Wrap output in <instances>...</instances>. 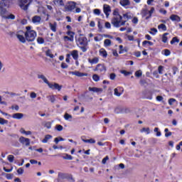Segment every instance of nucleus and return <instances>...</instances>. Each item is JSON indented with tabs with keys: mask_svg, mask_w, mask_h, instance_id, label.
Segmentation results:
<instances>
[{
	"mask_svg": "<svg viewBox=\"0 0 182 182\" xmlns=\"http://www.w3.org/2000/svg\"><path fill=\"white\" fill-rule=\"evenodd\" d=\"M95 70H97L100 73H105V72H106V67L105 66V65L98 64Z\"/></svg>",
	"mask_w": 182,
	"mask_h": 182,
	"instance_id": "nucleus-11",
	"label": "nucleus"
},
{
	"mask_svg": "<svg viewBox=\"0 0 182 182\" xmlns=\"http://www.w3.org/2000/svg\"><path fill=\"white\" fill-rule=\"evenodd\" d=\"M174 102H176V99L171 98L168 100V105H170V106H171L173 105V103H174Z\"/></svg>",
	"mask_w": 182,
	"mask_h": 182,
	"instance_id": "nucleus-57",
	"label": "nucleus"
},
{
	"mask_svg": "<svg viewBox=\"0 0 182 182\" xmlns=\"http://www.w3.org/2000/svg\"><path fill=\"white\" fill-rule=\"evenodd\" d=\"M93 12H94L95 15H100V9H94Z\"/></svg>",
	"mask_w": 182,
	"mask_h": 182,
	"instance_id": "nucleus-55",
	"label": "nucleus"
},
{
	"mask_svg": "<svg viewBox=\"0 0 182 182\" xmlns=\"http://www.w3.org/2000/svg\"><path fill=\"white\" fill-rule=\"evenodd\" d=\"M33 1V0H19L18 5L21 9H23V11H28V8H29V6L32 4Z\"/></svg>",
	"mask_w": 182,
	"mask_h": 182,
	"instance_id": "nucleus-5",
	"label": "nucleus"
},
{
	"mask_svg": "<svg viewBox=\"0 0 182 182\" xmlns=\"http://www.w3.org/2000/svg\"><path fill=\"white\" fill-rule=\"evenodd\" d=\"M12 146H14V147H20L21 144H19V142L18 141H13Z\"/></svg>",
	"mask_w": 182,
	"mask_h": 182,
	"instance_id": "nucleus-47",
	"label": "nucleus"
},
{
	"mask_svg": "<svg viewBox=\"0 0 182 182\" xmlns=\"http://www.w3.org/2000/svg\"><path fill=\"white\" fill-rule=\"evenodd\" d=\"M94 40L95 41V42H100V41H102V37L95 36L94 38Z\"/></svg>",
	"mask_w": 182,
	"mask_h": 182,
	"instance_id": "nucleus-63",
	"label": "nucleus"
},
{
	"mask_svg": "<svg viewBox=\"0 0 182 182\" xmlns=\"http://www.w3.org/2000/svg\"><path fill=\"white\" fill-rule=\"evenodd\" d=\"M114 18L112 19V23L115 28H120V23L122 22V16L119 14L117 10L113 11Z\"/></svg>",
	"mask_w": 182,
	"mask_h": 182,
	"instance_id": "nucleus-3",
	"label": "nucleus"
},
{
	"mask_svg": "<svg viewBox=\"0 0 182 182\" xmlns=\"http://www.w3.org/2000/svg\"><path fill=\"white\" fill-rule=\"evenodd\" d=\"M47 99H48L51 103H55V101L56 100L55 95H48L47 96Z\"/></svg>",
	"mask_w": 182,
	"mask_h": 182,
	"instance_id": "nucleus-33",
	"label": "nucleus"
},
{
	"mask_svg": "<svg viewBox=\"0 0 182 182\" xmlns=\"http://www.w3.org/2000/svg\"><path fill=\"white\" fill-rule=\"evenodd\" d=\"M50 89H53V90H58V92H60V90H62V87L63 86L62 85H59V84L56 83V82H54V83H48V85Z\"/></svg>",
	"mask_w": 182,
	"mask_h": 182,
	"instance_id": "nucleus-8",
	"label": "nucleus"
},
{
	"mask_svg": "<svg viewBox=\"0 0 182 182\" xmlns=\"http://www.w3.org/2000/svg\"><path fill=\"white\" fill-rule=\"evenodd\" d=\"M54 4L58 5V6H65V3H63V0H54Z\"/></svg>",
	"mask_w": 182,
	"mask_h": 182,
	"instance_id": "nucleus-28",
	"label": "nucleus"
},
{
	"mask_svg": "<svg viewBox=\"0 0 182 182\" xmlns=\"http://www.w3.org/2000/svg\"><path fill=\"white\" fill-rule=\"evenodd\" d=\"M151 31L149 32L151 35H155V33H157V28H151Z\"/></svg>",
	"mask_w": 182,
	"mask_h": 182,
	"instance_id": "nucleus-54",
	"label": "nucleus"
},
{
	"mask_svg": "<svg viewBox=\"0 0 182 182\" xmlns=\"http://www.w3.org/2000/svg\"><path fill=\"white\" fill-rule=\"evenodd\" d=\"M37 43H39V45H42L45 43V39L42 37H38L37 38Z\"/></svg>",
	"mask_w": 182,
	"mask_h": 182,
	"instance_id": "nucleus-35",
	"label": "nucleus"
},
{
	"mask_svg": "<svg viewBox=\"0 0 182 182\" xmlns=\"http://www.w3.org/2000/svg\"><path fill=\"white\" fill-rule=\"evenodd\" d=\"M0 124L1 125L8 124V120L0 117Z\"/></svg>",
	"mask_w": 182,
	"mask_h": 182,
	"instance_id": "nucleus-45",
	"label": "nucleus"
},
{
	"mask_svg": "<svg viewBox=\"0 0 182 182\" xmlns=\"http://www.w3.org/2000/svg\"><path fill=\"white\" fill-rule=\"evenodd\" d=\"M75 42L77 46H88L89 41H87V38L83 36V34H80L75 36Z\"/></svg>",
	"mask_w": 182,
	"mask_h": 182,
	"instance_id": "nucleus-4",
	"label": "nucleus"
},
{
	"mask_svg": "<svg viewBox=\"0 0 182 182\" xmlns=\"http://www.w3.org/2000/svg\"><path fill=\"white\" fill-rule=\"evenodd\" d=\"M45 127L47 129H50L52 127V123L50 122H47L45 123Z\"/></svg>",
	"mask_w": 182,
	"mask_h": 182,
	"instance_id": "nucleus-49",
	"label": "nucleus"
},
{
	"mask_svg": "<svg viewBox=\"0 0 182 182\" xmlns=\"http://www.w3.org/2000/svg\"><path fill=\"white\" fill-rule=\"evenodd\" d=\"M121 73L124 75V76H129V75H132V73L127 72V70H121Z\"/></svg>",
	"mask_w": 182,
	"mask_h": 182,
	"instance_id": "nucleus-52",
	"label": "nucleus"
},
{
	"mask_svg": "<svg viewBox=\"0 0 182 182\" xmlns=\"http://www.w3.org/2000/svg\"><path fill=\"white\" fill-rule=\"evenodd\" d=\"M158 72L159 75H163V66L160 65L158 68Z\"/></svg>",
	"mask_w": 182,
	"mask_h": 182,
	"instance_id": "nucleus-56",
	"label": "nucleus"
},
{
	"mask_svg": "<svg viewBox=\"0 0 182 182\" xmlns=\"http://www.w3.org/2000/svg\"><path fill=\"white\" fill-rule=\"evenodd\" d=\"M141 14L144 17L149 15V10L147 9V5H145V8L142 9Z\"/></svg>",
	"mask_w": 182,
	"mask_h": 182,
	"instance_id": "nucleus-19",
	"label": "nucleus"
},
{
	"mask_svg": "<svg viewBox=\"0 0 182 182\" xmlns=\"http://www.w3.org/2000/svg\"><path fill=\"white\" fill-rule=\"evenodd\" d=\"M176 42L177 43H178V42H180V40H178V38H177V37H173L171 41V45L176 43Z\"/></svg>",
	"mask_w": 182,
	"mask_h": 182,
	"instance_id": "nucleus-44",
	"label": "nucleus"
},
{
	"mask_svg": "<svg viewBox=\"0 0 182 182\" xmlns=\"http://www.w3.org/2000/svg\"><path fill=\"white\" fill-rule=\"evenodd\" d=\"M100 55H101V56H103V58H107V52L105 51V49L101 48L100 50Z\"/></svg>",
	"mask_w": 182,
	"mask_h": 182,
	"instance_id": "nucleus-27",
	"label": "nucleus"
},
{
	"mask_svg": "<svg viewBox=\"0 0 182 182\" xmlns=\"http://www.w3.org/2000/svg\"><path fill=\"white\" fill-rule=\"evenodd\" d=\"M114 95H115V96H117L118 97H120V96H122V94L123 93V92H124V90H123V87H117V88H115L114 90Z\"/></svg>",
	"mask_w": 182,
	"mask_h": 182,
	"instance_id": "nucleus-12",
	"label": "nucleus"
},
{
	"mask_svg": "<svg viewBox=\"0 0 182 182\" xmlns=\"http://www.w3.org/2000/svg\"><path fill=\"white\" fill-rule=\"evenodd\" d=\"M50 139H52V135L48 134L46 135L45 139H43V143H48V141L49 140H50Z\"/></svg>",
	"mask_w": 182,
	"mask_h": 182,
	"instance_id": "nucleus-30",
	"label": "nucleus"
},
{
	"mask_svg": "<svg viewBox=\"0 0 182 182\" xmlns=\"http://www.w3.org/2000/svg\"><path fill=\"white\" fill-rule=\"evenodd\" d=\"M13 119H22L23 117V114L22 113H16L12 115Z\"/></svg>",
	"mask_w": 182,
	"mask_h": 182,
	"instance_id": "nucleus-24",
	"label": "nucleus"
},
{
	"mask_svg": "<svg viewBox=\"0 0 182 182\" xmlns=\"http://www.w3.org/2000/svg\"><path fill=\"white\" fill-rule=\"evenodd\" d=\"M16 37L21 42V43H26V37L23 36V31H20L16 33Z\"/></svg>",
	"mask_w": 182,
	"mask_h": 182,
	"instance_id": "nucleus-10",
	"label": "nucleus"
},
{
	"mask_svg": "<svg viewBox=\"0 0 182 182\" xmlns=\"http://www.w3.org/2000/svg\"><path fill=\"white\" fill-rule=\"evenodd\" d=\"M70 75H74V76H77L78 77H83V76H87V73H83L79 71H70Z\"/></svg>",
	"mask_w": 182,
	"mask_h": 182,
	"instance_id": "nucleus-13",
	"label": "nucleus"
},
{
	"mask_svg": "<svg viewBox=\"0 0 182 182\" xmlns=\"http://www.w3.org/2000/svg\"><path fill=\"white\" fill-rule=\"evenodd\" d=\"M149 45V46H151L153 43L151 41H144L142 43V45Z\"/></svg>",
	"mask_w": 182,
	"mask_h": 182,
	"instance_id": "nucleus-58",
	"label": "nucleus"
},
{
	"mask_svg": "<svg viewBox=\"0 0 182 182\" xmlns=\"http://www.w3.org/2000/svg\"><path fill=\"white\" fill-rule=\"evenodd\" d=\"M49 26L53 32H56V26H58V23H56V22H54L53 23H50Z\"/></svg>",
	"mask_w": 182,
	"mask_h": 182,
	"instance_id": "nucleus-23",
	"label": "nucleus"
},
{
	"mask_svg": "<svg viewBox=\"0 0 182 182\" xmlns=\"http://www.w3.org/2000/svg\"><path fill=\"white\" fill-rule=\"evenodd\" d=\"M41 18L39 16H35L32 18V22L33 23H37L39 24L41 23Z\"/></svg>",
	"mask_w": 182,
	"mask_h": 182,
	"instance_id": "nucleus-18",
	"label": "nucleus"
},
{
	"mask_svg": "<svg viewBox=\"0 0 182 182\" xmlns=\"http://www.w3.org/2000/svg\"><path fill=\"white\" fill-rule=\"evenodd\" d=\"M63 159L65 160H73V157L68 154H65V156H63Z\"/></svg>",
	"mask_w": 182,
	"mask_h": 182,
	"instance_id": "nucleus-34",
	"label": "nucleus"
},
{
	"mask_svg": "<svg viewBox=\"0 0 182 182\" xmlns=\"http://www.w3.org/2000/svg\"><path fill=\"white\" fill-rule=\"evenodd\" d=\"M17 173H18V174H23V168H19L17 170Z\"/></svg>",
	"mask_w": 182,
	"mask_h": 182,
	"instance_id": "nucleus-62",
	"label": "nucleus"
},
{
	"mask_svg": "<svg viewBox=\"0 0 182 182\" xmlns=\"http://www.w3.org/2000/svg\"><path fill=\"white\" fill-rule=\"evenodd\" d=\"M88 62H89V63H91V65H96V63H99V58L95 57L92 59L89 58Z\"/></svg>",
	"mask_w": 182,
	"mask_h": 182,
	"instance_id": "nucleus-20",
	"label": "nucleus"
},
{
	"mask_svg": "<svg viewBox=\"0 0 182 182\" xmlns=\"http://www.w3.org/2000/svg\"><path fill=\"white\" fill-rule=\"evenodd\" d=\"M109 79H111V80H114V79H116V74L114 73H111L109 75Z\"/></svg>",
	"mask_w": 182,
	"mask_h": 182,
	"instance_id": "nucleus-59",
	"label": "nucleus"
},
{
	"mask_svg": "<svg viewBox=\"0 0 182 182\" xmlns=\"http://www.w3.org/2000/svg\"><path fill=\"white\" fill-rule=\"evenodd\" d=\"M64 41L65 42H68V41H69L70 42H73V37H69L68 36H64Z\"/></svg>",
	"mask_w": 182,
	"mask_h": 182,
	"instance_id": "nucleus-39",
	"label": "nucleus"
},
{
	"mask_svg": "<svg viewBox=\"0 0 182 182\" xmlns=\"http://www.w3.org/2000/svg\"><path fill=\"white\" fill-rule=\"evenodd\" d=\"M46 56H48L51 59H53V54H52V51H50V50H47L46 51Z\"/></svg>",
	"mask_w": 182,
	"mask_h": 182,
	"instance_id": "nucleus-36",
	"label": "nucleus"
},
{
	"mask_svg": "<svg viewBox=\"0 0 182 182\" xmlns=\"http://www.w3.org/2000/svg\"><path fill=\"white\" fill-rule=\"evenodd\" d=\"M170 53L171 52L169 51V50H164V55H165V56H170Z\"/></svg>",
	"mask_w": 182,
	"mask_h": 182,
	"instance_id": "nucleus-60",
	"label": "nucleus"
},
{
	"mask_svg": "<svg viewBox=\"0 0 182 182\" xmlns=\"http://www.w3.org/2000/svg\"><path fill=\"white\" fill-rule=\"evenodd\" d=\"M158 29H161L162 31H167V26L164 24L161 23L158 26Z\"/></svg>",
	"mask_w": 182,
	"mask_h": 182,
	"instance_id": "nucleus-40",
	"label": "nucleus"
},
{
	"mask_svg": "<svg viewBox=\"0 0 182 182\" xmlns=\"http://www.w3.org/2000/svg\"><path fill=\"white\" fill-rule=\"evenodd\" d=\"M55 129L58 132H62V130H63V127L60 124H57L55 125Z\"/></svg>",
	"mask_w": 182,
	"mask_h": 182,
	"instance_id": "nucleus-41",
	"label": "nucleus"
},
{
	"mask_svg": "<svg viewBox=\"0 0 182 182\" xmlns=\"http://www.w3.org/2000/svg\"><path fill=\"white\" fill-rule=\"evenodd\" d=\"M71 56H73L75 60H77V59H79V51L77 50L71 51Z\"/></svg>",
	"mask_w": 182,
	"mask_h": 182,
	"instance_id": "nucleus-17",
	"label": "nucleus"
},
{
	"mask_svg": "<svg viewBox=\"0 0 182 182\" xmlns=\"http://www.w3.org/2000/svg\"><path fill=\"white\" fill-rule=\"evenodd\" d=\"M141 133H146V134H150V128L147 127H143L141 129H140Z\"/></svg>",
	"mask_w": 182,
	"mask_h": 182,
	"instance_id": "nucleus-29",
	"label": "nucleus"
},
{
	"mask_svg": "<svg viewBox=\"0 0 182 182\" xmlns=\"http://www.w3.org/2000/svg\"><path fill=\"white\" fill-rule=\"evenodd\" d=\"M36 93L35 92H31V94H30V97L31 99H36Z\"/></svg>",
	"mask_w": 182,
	"mask_h": 182,
	"instance_id": "nucleus-53",
	"label": "nucleus"
},
{
	"mask_svg": "<svg viewBox=\"0 0 182 182\" xmlns=\"http://www.w3.org/2000/svg\"><path fill=\"white\" fill-rule=\"evenodd\" d=\"M167 35H168V33H165L162 36V42H164V43H167Z\"/></svg>",
	"mask_w": 182,
	"mask_h": 182,
	"instance_id": "nucleus-32",
	"label": "nucleus"
},
{
	"mask_svg": "<svg viewBox=\"0 0 182 182\" xmlns=\"http://www.w3.org/2000/svg\"><path fill=\"white\" fill-rule=\"evenodd\" d=\"M105 46H110L112 45V41L109 39H105L104 41Z\"/></svg>",
	"mask_w": 182,
	"mask_h": 182,
	"instance_id": "nucleus-38",
	"label": "nucleus"
},
{
	"mask_svg": "<svg viewBox=\"0 0 182 182\" xmlns=\"http://www.w3.org/2000/svg\"><path fill=\"white\" fill-rule=\"evenodd\" d=\"M170 19L171 21H176V22H180L181 19L180 18V16L176 14H173L170 16Z\"/></svg>",
	"mask_w": 182,
	"mask_h": 182,
	"instance_id": "nucleus-22",
	"label": "nucleus"
},
{
	"mask_svg": "<svg viewBox=\"0 0 182 182\" xmlns=\"http://www.w3.org/2000/svg\"><path fill=\"white\" fill-rule=\"evenodd\" d=\"M154 7H151V10L149 11V16L146 17V19H150V18H151V15L154 14Z\"/></svg>",
	"mask_w": 182,
	"mask_h": 182,
	"instance_id": "nucleus-37",
	"label": "nucleus"
},
{
	"mask_svg": "<svg viewBox=\"0 0 182 182\" xmlns=\"http://www.w3.org/2000/svg\"><path fill=\"white\" fill-rule=\"evenodd\" d=\"M15 159V156L14 155H9L8 160L10 163H14V160Z\"/></svg>",
	"mask_w": 182,
	"mask_h": 182,
	"instance_id": "nucleus-48",
	"label": "nucleus"
},
{
	"mask_svg": "<svg viewBox=\"0 0 182 182\" xmlns=\"http://www.w3.org/2000/svg\"><path fill=\"white\" fill-rule=\"evenodd\" d=\"M114 113L119 114V113H123V108L122 107H117L114 109Z\"/></svg>",
	"mask_w": 182,
	"mask_h": 182,
	"instance_id": "nucleus-31",
	"label": "nucleus"
},
{
	"mask_svg": "<svg viewBox=\"0 0 182 182\" xmlns=\"http://www.w3.org/2000/svg\"><path fill=\"white\" fill-rule=\"evenodd\" d=\"M64 119H65V120H71V119H73V117H72L71 114H68V113H65V114H64Z\"/></svg>",
	"mask_w": 182,
	"mask_h": 182,
	"instance_id": "nucleus-42",
	"label": "nucleus"
},
{
	"mask_svg": "<svg viewBox=\"0 0 182 182\" xmlns=\"http://www.w3.org/2000/svg\"><path fill=\"white\" fill-rule=\"evenodd\" d=\"M107 160H109V156H107L105 158H104L102 159V164H105Z\"/></svg>",
	"mask_w": 182,
	"mask_h": 182,
	"instance_id": "nucleus-64",
	"label": "nucleus"
},
{
	"mask_svg": "<svg viewBox=\"0 0 182 182\" xmlns=\"http://www.w3.org/2000/svg\"><path fill=\"white\" fill-rule=\"evenodd\" d=\"M61 68H62V69H68V65L65 63H62Z\"/></svg>",
	"mask_w": 182,
	"mask_h": 182,
	"instance_id": "nucleus-61",
	"label": "nucleus"
},
{
	"mask_svg": "<svg viewBox=\"0 0 182 182\" xmlns=\"http://www.w3.org/2000/svg\"><path fill=\"white\" fill-rule=\"evenodd\" d=\"M80 49L82 52H87V46H80Z\"/></svg>",
	"mask_w": 182,
	"mask_h": 182,
	"instance_id": "nucleus-51",
	"label": "nucleus"
},
{
	"mask_svg": "<svg viewBox=\"0 0 182 182\" xmlns=\"http://www.w3.org/2000/svg\"><path fill=\"white\" fill-rule=\"evenodd\" d=\"M75 8L76 4L73 1H71L65 6L64 11L65 12H73Z\"/></svg>",
	"mask_w": 182,
	"mask_h": 182,
	"instance_id": "nucleus-6",
	"label": "nucleus"
},
{
	"mask_svg": "<svg viewBox=\"0 0 182 182\" xmlns=\"http://www.w3.org/2000/svg\"><path fill=\"white\" fill-rule=\"evenodd\" d=\"M66 180H68V181H69V182H75V178H73V175L69 174V173H67Z\"/></svg>",
	"mask_w": 182,
	"mask_h": 182,
	"instance_id": "nucleus-25",
	"label": "nucleus"
},
{
	"mask_svg": "<svg viewBox=\"0 0 182 182\" xmlns=\"http://www.w3.org/2000/svg\"><path fill=\"white\" fill-rule=\"evenodd\" d=\"M10 1L9 0H1L0 1V16L4 18V19H15V15L9 13L8 10L5 8L9 6Z\"/></svg>",
	"mask_w": 182,
	"mask_h": 182,
	"instance_id": "nucleus-1",
	"label": "nucleus"
},
{
	"mask_svg": "<svg viewBox=\"0 0 182 182\" xmlns=\"http://www.w3.org/2000/svg\"><path fill=\"white\" fill-rule=\"evenodd\" d=\"M38 78L43 80L44 83H46V85H48L50 83L49 81L48 80V78H46V77L43 75H38Z\"/></svg>",
	"mask_w": 182,
	"mask_h": 182,
	"instance_id": "nucleus-21",
	"label": "nucleus"
},
{
	"mask_svg": "<svg viewBox=\"0 0 182 182\" xmlns=\"http://www.w3.org/2000/svg\"><path fill=\"white\" fill-rule=\"evenodd\" d=\"M92 79L95 80V82H99V79H100V77L97 74H95L92 76Z\"/></svg>",
	"mask_w": 182,
	"mask_h": 182,
	"instance_id": "nucleus-50",
	"label": "nucleus"
},
{
	"mask_svg": "<svg viewBox=\"0 0 182 182\" xmlns=\"http://www.w3.org/2000/svg\"><path fill=\"white\" fill-rule=\"evenodd\" d=\"M119 3L122 6H127L130 5V1L129 0H121Z\"/></svg>",
	"mask_w": 182,
	"mask_h": 182,
	"instance_id": "nucleus-26",
	"label": "nucleus"
},
{
	"mask_svg": "<svg viewBox=\"0 0 182 182\" xmlns=\"http://www.w3.org/2000/svg\"><path fill=\"white\" fill-rule=\"evenodd\" d=\"M121 19V22L119 23V26H124V25L132 18V15L129 13H127L123 14V17Z\"/></svg>",
	"mask_w": 182,
	"mask_h": 182,
	"instance_id": "nucleus-7",
	"label": "nucleus"
},
{
	"mask_svg": "<svg viewBox=\"0 0 182 182\" xmlns=\"http://www.w3.org/2000/svg\"><path fill=\"white\" fill-rule=\"evenodd\" d=\"M18 141L23 144L24 146H31V139L28 138H25L24 136H21L18 139Z\"/></svg>",
	"mask_w": 182,
	"mask_h": 182,
	"instance_id": "nucleus-9",
	"label": "nucleus"
},
{
	"mask_svg": "<svg viewBox=\"0 0 182 182\" xmlns=\"http://www.w3.org/2000/svg\"><path fill=\"white\" fill-rule=\"evenodd\" d=\"M88 89H89L90 92H94L95 93H102L103 92V89H102V88L90 87Z\"/></svg>",
	"mask_w": 182,
	"mask_h": 182,
	"instance_id": "nucleus-16",
	"label": "nucleus"
},
{
	"mask_svg": "<svg viewBox=\"0 0 182 182\" xmlns=\"http://www.w3.org/2000/svg\"><path fill=\"white\" fill-rule=\"evenodd\" d=\"M141 75H143V73L141 72V70H137L136 72H135L136 77H141Z\"/></svg>",
	"mask_w": 182,
	"mask_h": 182,
	"instance_id": "nucleus-46",
	"label": "nucleus"
},
{
	"mask_svg": "<svg viewBox=\"0 0 182 182\" xmlns=\"http://www.w3.org/2000/svg\"><path fill=\"white\" fill-rule=\"evenodd\" d=\"M26 31L25 32V38L27 42H33L36 38V31L31 30V26L26 27Z\"/></svg>",
	"mask_w": 182,
	"mask_h": 182,
	"instance_id": "nucleus-2",
	"label": "nucleus"
},
{
	"mask_svg": "<svg viewBox=\"0 0 182 182\" xmlns=\"http://www.w3.org/2000/svg\"><path fill=\"white\" fill-rule=\"evenodd\" d=\"M103 11L107 18H109V12H112V10L110 9V6L107 4H104Z\"/></svg>",
	"mask_w": 182,
	"mask_h": 182,
	"instance_id": "nucleus-14",
	"label": "nucleus"
},
{
	"mask_svg": "<svg viewBox=\"0 0 182 182\" xmlns=\"http://www.w3.org/2000/svg\"><path fill=\"white\" fill-rule=\"evenodd\" d=\"M67 176H68V173L59 172L58 178H57V181L60 182L61 180H65V178H66Z\"/></svg>",
	"mask_w": 182,
	"mask_h": 182,
	"instance_id": "nucleus-15",
	"label": "nucleus"
},
{
	"mask_svg": "<svg viewBox=\"0 0 182 182\" xmlns=\"http://www.w3.org/2000/svg\"><path fill=\"white\" fill-rule=\"evenodd\" d=\"M154 132L156 133V136H157V137H160V136H161V132L159 131L158 127L154 128Z\"/></svg>",
	"mask_w": 182,
	"mask_h": 182,
	"instance_id": "nucleus-43",
	"label": "nucleus"
}]
</instances>
